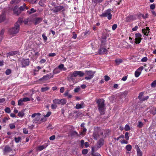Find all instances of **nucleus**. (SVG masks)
Wrapping results in <instances>:
<instances>
[{"mask_svg":"<svg viewBox=\"0 0 156 156\" xmlns=\"http://www.w3.org/2000/svg\"><path fill=\"white\" fill-rule=\"evenodd\" d=\"M105 100L103 99H98L97 100L96 103L98 104V109L100 114L102 115L105 113Z\"/></svg>","mask_w":156,"mask_h":156,"instance_id":"f257e3e1","label":"nucleus"},{"mask_svg":"<svg viewBox=\"0 0 156 156\" xmlns=\"http://www.w3.org/2000/svg\"><path fill=\"white\" fill-rule=\"evenodd\" d=\"M41 114L40 113H34L31 115V117L34 118L35 117L33 120L34 123L37 124H41L43 122L45 121V119L44 118H41L40 115Z\"/></svg>","mask_w":156,"mask_h":156,"instance_id":"f03ea898","label":"nucleus"},{"mask_svg":"<svg viewBox=\"0 0 156 156\" xmlns=\"http://www.w3.org/2000/svg\"><path fill=\"white\" fill-rule=\"evenodd\" d=\"M84 75V73L81 71H76L73 73H70L69 75V79L71 80H73L74 77H76L78 76L80 77L83 76Z\"/></svg>","mask_w":156,"mask_h":156,"instance_id":"7ed1b4c3","label":"nucleus"},{"mask_svg":"<svg viewBox=\"0 0 156 156\" xmlns=\"http://www.w3.org/2000/svg\"><path fill=\"white\" fill-rule=\"evenodd\" d=\"M112 10L110 9H108L105 10L104 12L101 14L100 16L101 17H105L107 16L108 19V20H110L112 18V15L111 12Z\"/></svg>","mask_w":156,"mask_h":156,"instance_id":"20e7f679","label":"nucleus"},{"mask_svg":"<svg viewBox=\"0 0 156 156\" xmlns=\"http://www.w3.org/2000/svg\"><path fill=\"white\" fill-rule=\"evenodd\" d=\"M104 144V140L103 138H101L97 142L96 145L92 147V150L97 151L98 148L102 146Z\"/></svg>","mask_w":156,"mask_h":156,"instance_id":"39448f33","label":"nucleus"},{"mask_svg":"<svg viewBox=\"0 0 156 156\" xmlns=\"http://www.w3.org/2000/svg\"><path fill=\"white\" fill-rule=\"evenodd\" d=\"M20 28V27L15 24L14 27L9 29V32L11 34H16L19 32Z\"/></svg>","mask_w":156,"mask_h":156,"instance_id":"423d86ee","label":"nucleus"},{"mask_svg":"<svg viewBox=\"0 0 156 156\" xmlns=\"http://www.w3.org/2000/svg\"><path fill=\"white\" fill-rule=\"evenodd\" d=\"M94 73L91 71H86L85 74L86 76L85 79L86 80H89L93 78Z\"/></svg>","mask_w":156,"mask_h":156,"instance_id":"0eeeda50","label":"nucleus"},{"mask_svg":"<svg viewBox=\"0 0 156 156\" xmlns=\"http://www.w3.org/2000/svg\"><path fill=\"white\" fill-rule=\"evenodd\" d=\"M65 10L64 7L63 6L61 5L55 6L52 9L54 13H57L61 11L63 12Z\"/></svg>","mask_w":156,"mask_h":156,"instance_id":"6e6552de","label":"nucleus"},{"mask_svg":"<svg viewBox=\"0 0 156 156\" xmlns=\"http://www.w3.org/2000/svg\"><path fill=\"white\" fill-rule=\"evenodd\" d=\"M135 36L136 38L135 39V43L136 44H138L140 42L141 40H142V35L140 33H137L135 34Z\"/></svg>","mask_w":156,"mask_h":156,"instance_id":"1a4fd4ad","label":"nucleus"},{"mask_svg":"<svg viewBox=\"0 0 156 156\" xmlns=\"http://www.w3.org/2000/svg\"><path fill=\"white\" fill-rule=\"evenodd\" d=\"M106 41V39L104 40V41H102L101 43ZM102 44H101L100 48L98 50V53L99 54H104L107 51V50L105 48L101 47Z\"/></svg>","mask_w":156,"mask_h":156,"instance_id":"9d476101","label":"nucleus"},{"mask_svg":"<svg viewBox=\"0 0 156 156\" xmlns=\"http://www.w3.org/2000/svg\"><path fill=\"white\" fill-rule=\"evenodd\" d=\"M23 67L28 66L30 64V61L29 59H23L21 62Z\"/></svg>","mask_w":156,"mask_h":156,"instance_id":"9b49d317","label":"nucleus"},{"mask_svg":"<svg viewBox=\"0 0 156 156\" xmlns=\"http://www.w3.org/2000/svg\"><path fill=\"white\" fill-rule=\"evenodd\" d=\"M12 150V149L9 145L5 146L3 150L4 155H6Z\"/></svg>","mask_w":156,"mask_h":156,"instance_id":"f8f14e48","label":"nucleus"},{"mask_svg":"<svg viewBox=\"0 0 156 156\" xmlns=\"http://www.w3.org/2000/svg\"><path fill=\"white\" fill-rule=\"evenodd\" d=\"M43 18L41 17H36L33 20V22L34 25L40 23L42 20Z\"/></svg>","mask_w":156,"mask_h":156,"instance_id":"ddd939ff","label":"nucleus"},{"mask_svg":"<svg viewBox=\"0 0 156 156\" xmlns=\"http://www.w3.org/2000/svg\"><path fill=\"white\" fill-rule=\"evenodd\" d=\"M13 11L14 14L18 16L20 13L21 11L17 6H16L13 9Z\"/></svg>","mask_w":156,"mask_h":156,"instance_id":"4468645a","label":"nucleus"},{"mask_svg":"<svg viewBox=\"0 0 156 156\" xmlns=\"http://www.w3.org/2000/svg\"><path fill=\"white\" fill-rule=\"evenodd\" d=\"M142 31L144 35L147 36L148 35V34L150 32V29L149 27H146L145 29H142Z\"/></svg>","mask_w":156,"mask_h":156,"instance_id":"2eb2a0df","label":"nucleus"},{"mask_svg":"<svg viewBox=\"0 0 156 156\" xmlns=\"http://www.w3.org/2000/svg\"><path fill=\"white\" fill-rule=\"evenodd\" d=\"M20 53L18 51H14L10 52L7 53V57H8L9 56H13L16 55H19Z\"/></svg>","mask_w":156,"mask_h":156,"instance_id":"dca6fc26","label":"nucleus"},{"mask_svg":"<svg viewBox=\"0 0 156 156\" xmlns=\"http://www.w3.org/2000/svg\"><path fill=\"white\" fill-rule=\"evenodd\" d=\"M137 152V156H142V153L140 149L138 146L137 145L135 146Z\"/></svg>","mask_w":156,"mask_h":156,"instance_id":"f3484780","label":"nucleus"},{"mask_svg":"<svg viewBox=\"0 0 156 156\" xmlns=\"http://www.w3.org/2000/svg\"><path fill=\"white\" fill-rule=\"evenodd\" d=\"M6 19L5 14L4 13H2L0 15V23L4 21Z\"/></svg>","mask_w":156,"mask_h":156,"instance_id":"a211bd4d","label":"nucleus"},{"mask_svg":"<svg viewBox=\"0 0 156 156\" xmlns=\"http://www.w3.org/2000/svg\"><path fill=\"white\" fill-rule=\"evenodd\" d=\"M69 134L70 136L72 138L79 136L78 133L76 131H72L69 133Z\"/></svg>","mask_w":156,"mask_h":156,"instance_id":"6ab92c4d","label":"nucleus"},{"mask_svg":"<svg viewBox=\"0 0 156 156\" xmlns=\"http://www.w3.org/2000/svg\"><path fill=\"white\" fill-rule=\"evenodd\" d=\"M134 20L133 16L132 15H129L126 17V20L127 22H130L131 20Z\"/></svg>","mask_w":156,"mask_h":156,"instance_id":"aec40b11","label":"nucleus"},{"mask_svg":"<svg viewBox=\"0 0 156 156\" xmlns=\"http://www.w3.org/2000/svg\"><path fill=\"white\" fill-rule=\"evenodd\" d=\"M67 102V101L65 98H62L59 99V105H64L66 104Z\"/></svg>","mask_w":156,"mask_h":156,"instance_id":"412c9836","label":"nucleus"},{"mask_svg":"<svg viewBox=\"0 0 156 156\" xmlns=\"http://www.w3.org/2000/svg\"><path fill=\"white\" fill-rule=\"evenodd\" d=\"M23 21V18H20L18 19L17 22L15 23V24H16V25H17L18 26L20 27V25H21Z\"/></svg>","mask_w":156,"mask_h":156,"instance_id":"4be33fe9","label":"nucleus"},{"mask_svg":"<svg viewBox=\"0 0 156 156\" xmlns=\"http://www.w3.org/2000/svg\"><path fill=\"white\" fill-rule=\"evenodd\" d=\"M36 9H34L33 8H32L30 10L27 11V13L29 15H30L33 13L36 12Z\"/></svg>","mask_w":156,"mask_h":156,"instance_id":"5701e85b","label":"nucleus"},{"mask_svg":"<svg viewBox=\"0 0 156 156\" xmlns=\"http://www.w3.org/2000/svg\"><path fill=\"white\" fill-rule=\"evenodd\" d=\"M97 151L92 150V155L93 156H101L100 154L98 153H95V151Z\"/></svg>","mask_w":156,"mask_h":156,"instance_id":"b1692460","label":"nucleus"},{"mask_svg":"<svg viewBox=\"0 0 156 156\" xmlns=\"http://www.w3.org/2000/svg\"><path fill=\"white\" fill-rule=\"evenodd\" d=\"M123 62V60L121 59H116L115 60V62L117 65Z\"/></svg>","mask_w":156,"mask_h":156,"instance_id":"393cba45","label":"nucleus"},{"mask_svg":"<svg viewBox=\"0 0 156 156\" xmlns=\"http://www.w3.org/2000/svg\"><path fill=\"white\" fill-rule=\"evenodd\" d=\"M49 75H44L43 76V77L41 78L40 80H47L48 79H49Z\"/></svg>","mask_w":156,"mask_h":156,"instance_id":"a878e982","label":"nucleus"},{"mask_svg":"<svg viewBox=\"0 0 156 156\" xmlns=\"http://www.w3.org/2000/svg\"><path fill=\"white\" fill-rule=\"evenodd\" d=\"M21 139V137H15L14 138V140L16 143H18L20 142Z\"/></svg>","mask_w":156,"mask_h":156,"instance_id":"bb28decb","label":"nucleus"},{"mask_svg":"<svg viewBox=\"0 0 156 156\" xmlns=\"http://www.w3.org/2000/svg\"><path fill=\"white\" fill-rule=\"evenodd\" d=\"M83 108V107L82 106V105H81L80 104H76V105L75 106V108L76 109H80V108Z\"/></svg>","mask_w":156,"mask_h":156,"instance_id":"cd10ccee","label":"nucleus"},{"mask_svg":"<svg viewBox=\"0 0 156 156\" xmlns=\"http://www.w3.org/2000/svg\"><path fill=\"white\" fill-rule=\"evenodd\" d=\"M150 113L153 115H155L156 114V108H153L151 109L150 110Z\"/></svg>","mask_w":156,"mask_h":156,"instance_id":"c85d7f7f","label":"nucleus"},{"mask_svg":"<svg viewBox=\"0 0 156 156\" xmlns=\"http://www.w3.org/2000/svg\"><path fill=\"white\" fill-rule=\"evenodd\" d=\"M45 0H41L39 2V5L41 7H44V5Z\"/></svg>","mask_w":156,"mask_h":156,"instance_id":"c756f323","label":"nucleus"},{"mask_svg":"<svg viewBox=\"0 0 156 156\" xmlns=\"http://www.w3.org/2000/svg\"><path fill=\"white\" fill-rule=\"evenodd\" d=\"M103 0H92L93 3L97 4V3H100Z\"/></svg>","mask_w":156,"mask_h":156,"instance_id":"7c9ffc66","label":"nucleus"},{"mask_svg":"<svg viewBox=\"0 0 156 156\" xmlns=\"http://www.w3.org/2000/svg\"><path fill=\"white\" fill-rule=\"evenodd\" d=\"M60 71L57 68H55L53 71V73L54 74H57L60 73Z\"/></svg>","mask_w":156,"mask_h":156,"instance_id":"2f4dec72","label":"nucleus"},{"mask_svg":"<svg viewBox=\"0 0 156 156\" xmlns=\"http://www.w3.org/2000/svg\"><path fill=\"white\" fill-rule=\"evenodd\" d=\"M30 53L32 55L33 54V53H34L35 56H36L37 57H38L39 55L38 52H35V51L34 50H31Z\"/></svg>","mask_w":156,"mask_h":156,"instance_id":"473e14b6","label":"nucleus"},{"mask_svg":"<svg viewBox=\"0 0 156 156\" xmlns=\"http://www.w3.org/2000/svg\"><path fill=\"white\" fill-rule=\"evenodd\" d=\"M144 95V92H141L140 93L139 95V96H138V98L139 99V100L140 101H141L142 98V96H143Z\"/></svg>","mask_w":156,"mask_h":156,"instance_id":"72a5a7b5","label":"nucleus"},{"mask_svg":"<svg viewBox=\"0 0 156 156\" xmlns=\"http://www.w3.org/2000/svg\"><path fill=\"white\" fill-rule=\"evenodd\" d=\"M126 148L128 151H130L131 150L132 146L128 144L126 146Z\"/></svg>","mask_w":156,"mask_h":156,"instance_id":"f704fd0d","label":"nucleus"},{"mask_svg":"<svg viewBox=\"0 0 156 156\" xmlns=\"http://www.w3.org/2000/svg\"><path fill=\"white\" fill-rule=\"evenodd\" d=\"M59 99H55L53 100L52 102L54 104H59Z\"/></svg>","mask_w":156,"mask_h":156,"instance_id":"c9c22d12","label":"nucleus"},{"mask_svg":"<svg viewBox=\"0 0 156 156\" xmlns=\"http://www.w3.org/2000/svg\"><path fill=\"white\" fill-rule=\"evenodd\" d=\"M25 4H24L23 5L21 6L19 8V9L20 10V11L21 12V11H23L25 9Z\"/></svg>","mask_w":156,"mask_h":156,"instance_id":"e433bc0d","label":"nucleus"},{"mask_svg":"<svg viewBox=\"0 0 156 156\" xmlns=\"http://www.w3.org/2000/svg\"><path fill=\"white\" fill-rule=\"evenodd\" d=\"M23 101L22 98L20 99L18 101V105H23Z\"/></svg>","mask_w":156,"mask_h":156,"instance_id":"4c0bfd02","label":"nucleus"},{"mask_svg":"<svg viewBox=\"0 0 156 156\" xmlns=\"http://www.w3.org/2000/svg\"><path fill=\"white\" fill-rule=\"evenodd\" d=\"M140 72H138L137 70L135 72V76L136 77H138L140 74Z\"/></svg>","mask_w":156,"mask_h":156,"instance_id":"58836bf2","label":"nucleus"},{"mask_svg":"<svg viewBox=\"0 0 156 156\" xmlns=\"http://www.w3.org/2000/svg\"><path fill=\"white\" fill-rule=\"evenodd\" d=\"M42 37L43 39L44 40V42L47 41L48 38L44 34H43L42 35Z\"/></svg>","mask_w":156,"mask_h":156,"instance_id":"ea45409f","label":"nucleus"},{"mask_svg":"<svg viewBox=\"0 0 156 156\" xmlns=\"http://www.w3.org/2000/svg\"><path fill=\"white\" fill-rule=\"evenodd\" d=\"M151 86L152 87H155L156 86V80L153 81L151 84Z\"/></svg>","mask_w":156,"mask_h":156,"instance_id":"a19ab883","label":"nucleus"},{"mask_svg":"<svg viewBox=\"0 0 156 156\" xmlns=\"http://www.w3.org/2000/svg\"><path fill=\"white\" fill-rule=\"evenodd\" d=\"M5 112L9 113L11 112V110L10 108L9 107H6L5 109Z\"/></svg>","mask_w":156,"mask_h":156,"instance_id":"79ce46f5","label":"nucleus"},{"mask_svg":"<svg viewBox=\"0 0 156 156\" xmlns=\"http://www.w3.org/2000/svg\"><path fill=\"white\" fill-rule=\"evenodd\" d=\"M9 119H10L9 118H8L7 117H5L3 118L2 122L4 123H5Z\"/></svg>","mask_w":156,"mask_h":156,"instance_id":"37998d69","label":"nucleus"},{"mask_svg":"<svg viewBox=\"0 0 156 156\" xmlns=\"http://www.w3.org/2000/svg\"><path fill=\"white\" fill-rule=\"evenodd\" d=\"M49 89V88L47 87H42L41 89V90L42 92H44L47 91Z\"/></svg>","mask_w":156,"mask_h":156,"instance_id":"c03bdc74","label":"nucleus"},{"mask_svg":"<svg viewBox=\"0 0 156 156\" xmlns=\"http://www.w3.org/2000/svg\"><path fill=\"white\" fill-rule=\"evenodd\" d=\"M11 73V70L10 69H7L5 71V74L7 75H9Z\"/></svg>","mask_w":156,"mask_h":156,"instance_id":"a18cd8bd","label":"nucleus"},{"mask_svg":"<svg viewBox=\"0 0 156 156\" xmlns=\"http://www.w3.org/2000/svg\"><path fill=\"white\" fill-rule=\"evenodd\" d=\"M24 114L23 112H19L18 114V116L19 117H23Z\"/></svg>","mask_w":156,"mask_h":156,"instance_id":"49530a36","label":"nucleus"},{"mask_svg":"<svg viewBox=\"0 0 156 156\" xmlns=\"http://www.w3.org/2000/svg\"><path fill=\"white\" fill-rule=\"evenodd\" d=\"M22 99L23 101V102L29 101L30 100V98L27 97L24 98H22Z\"/></svg>","mask_w":156,"mask_h":156,"instance_id":"de8ad7c7","label":"nucleus"},{"mask_svg":"<svg viewBox=\"0 0 156 156\" xmlns=\"http://www.w3.org/2000/svg\"><path fill=\"white\" fill-rule=\"evenodd\" d=\"M56 54L55 53H49L48 56L49 57H54L56 55Z\"/></svg>","mask_w":156,"mask_h":156,"instance_id":"09e8293b","label":"nucleus"},{"mask_svg":"<svg viewBox=\"0 0 156 156\" xmlns=\"http://www.w3.org/2000/svg\"><path fill=\"white\" fill-rule=\"evenodd\" d=\"M64 65L63 64H61L59 65L58 66V68L60 70H62L64 67Z\"/></svg>","mask_w":156,"mask_h":156,"instance_id":"8fccbe9b","label":"nucleus"},{"mask_svg":"<svg viewBox=\"0 0 156 156\" xmlns=\"http://www.w3.org/2000/svg\"><path fill=\"white\" fill-rule=\"evenodd\" d=\"M147 57H144L141 59V61L142 62H146L147 61Z\"/></svg>","mask_w":156,"mask_h":156,"instance_id":"3c124183","label":"nucleus"},{"mask_svg":"<svg viewBox=\"0 0 156 156\" xmlns=\"http://www.w3.org/2000/svg\"><path fill=\"white\" fill-rule=\"evenodd\" d=\"M138 123L137 127H142L144 125L143 123L142 122H139Z\"/></svg>","mask_w":156,"mask_h":156,"instance_id":"603ef678","label":"nucleus"},{"mask_svg":"<svg viewBox=\"0 0 156 156\" xmlns=\"http://www.w3.org/2000/svg\"><path fill=\"white\" fill-rule=\"evenodd\" d=\"M88 152V150L87 149H84L82 151V154H86Z\"/></svg>","mask_w":156,"mask_h":156,"instance_id":"864d4df0","label":"nucleus"},{"mask_svg":"<svg viewBox=\"0 0 156 156\" xmlns=\"http://www.w3.org/2000/svg\"><path fill=\"white\" fill-rule=\"evenodd\" d=\"M29 21V18L25 19L23 20V22L25 24H27L28 23Z\"/></svg>","mask_w":156,"mask_h":156,"instance_id":"5fc2aeb1","label":"nucleus"},{"mask_svg":"<svg viewBox=\"0 0 156 156\" xmlns=\"http://www.w3.org/2000/svg\"><path fill=\"white\" fill-rule=\"evenodd\" d=\"M117 25L116 24H113L112 27V28L113 30H115L117 28Z\"/></svg>","mask_w":156,"mask_h":156,"instance_id":"6e6d98bb","label":"nucleus"},{"mask_svg":"<svg viewBox=\"0 0 156 156\" xmlns=\"http://www.w3.org/2000/svg\"><path fill=\"white\" fill-rule=\"evenodd\" d=\"M57 107V106L55 104H52L51 106V108L52 109H55Z\"/></svg>","mask_w":156,"mask_h":156,"instance_id":"4d7b16f0","label":"nucleus"},{"mask_svg":"<svg viewBox=\"0 0 156 156\" xmlns=\"http://www.w3.org/2000/svg\"><path fill=\"white\" fill-rule=\"evenodd\" d=\"M51 114V112H47V114L44 115V117H49Z\"/></svg>","mask_w":156,"mask_h":156,"instance_id":"13d9d810","label":"nucleus"},{"mask_svg":"<svg viewBox=\"0 0 156 156\" xmlns=\"http://www.w3.org/2000/svg\"><path fill=\"white\" fill-rule=\"evenodd\" d=\"M150 9H154L155 7V5L154 4H153L150 5Z\"/></svg>","mask_w":156,"mask_h":156,"instance_id":"bf43d9fd","label":"nucleus"},{"mask_svg":"<svg viewBox=\"0 0 156 156\" xmlns=\"http://www.w3.org/2000/svg\"><path fill=\"white\" fill-rule=\"evenodd\" d=\"M23 133H24L26 134H27L28 133V130L26 128H24L23 129Z\"/></svg>","mask_w":156,"mask_h":156,"instance_id":"052dcab7","label":"nucleus"},{"mask_svg":"<svg viewBox=\"0 0 156 156\" xmlns=\"http://www.w3.org/2000/svg\"><path fill=\"white\" fill-rule=\"evenodd\" d=\"M37 0H29V2L32 4H34L37 3Z\"/></svg>","mask_w":156,"mask_h":156,"instance_id":"680f3d73","label":"nucleus"},{"mask_svg":"<svg viewBox=\"0 0 156 156\" xmlns=\"http://www.w3.org/2000/svg\"><path fill=\"white\" fill-rule=\"evenodd\" d=\"M46 59H42L39 62L41 64H42L45 63L46 62Z\"/></svg>","mask_w":156,"mask_h":156,"instance_id":"e2e57ef3","label":"nucleus"},{"mask_svg":"<svg viewBox=\"0 0 156 156\" xmlns=\"http://www.w3.org/2000/svg\"><path fill=\"white\" fill-rule=\"evenodd\" d=\"M44 148V147L43 145H42L39 147H38V149L39 151H41Z\"/></svg>","mask_w":156,"mask_h":156,"instance_id":"0e129e2a","label":"nucleus"},{"mask_svg":"<svg viewBox=\"0 0 156 156\" xmlns=\"http://www.w3.org/2000/svg\"><path fill=\"white\" fill-rule=\"evenodd\" d=\"M69 90H67L66 91L64 95L65 97L67 96L69 94Z\"/></svg>","mask_w":156,"mask_h":156,"instance_id":"69168bd1","label":"nucleus"},{"mask_svg":"<svg viewBox=\"0 0 156 156\" xmlns=\"http://www.w3.org/2000/svg\"><path fill=\"white\" fill-rule=\"evenodd\" d=\"M129 133L128 132H126L125 134V138L126 140H128L129 139V136H128Z\"/></svg>","mask_w":156,"mask_h":156,"instance_id":"338daca9","label":"nucleus"},{"mask_svg":"<svg viewBox=\"0 0 156 156\" xmlns=\"http://www.w3.org/2000/svg\"><path fill=\"white\" fill-rule=\"evenodd\" d=\"M104 77H105V80L106 81H107L109 80L110 79V77L108 76H105Z\"/></svg>","mask_w":156,"mask_h":156,"instance_id":"774afa93","label":"nucleus"}]
</instances>
